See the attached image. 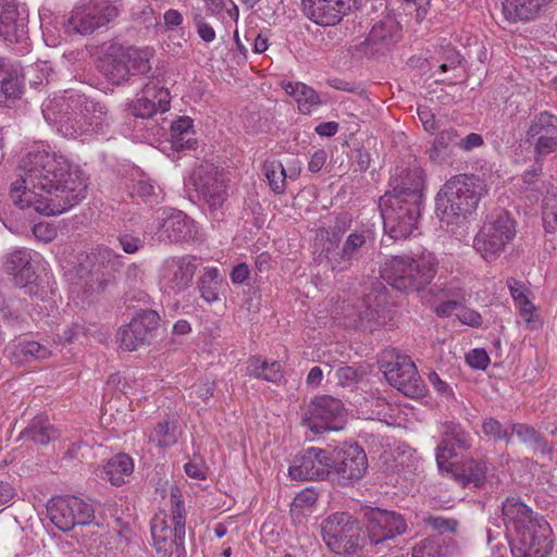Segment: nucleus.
<instances>
[{
    "label": "nucleus",
    "instance_id": "nucleus-1",
    "mask_svg": "<svg viewBox=\"0 0 557 557\" xmlns=\"http://www.w3.org/2000/svg\"><path fill=\"white\" fill-rule=\"evenodd\" d=\"M18 178L12 183L10 199L20 209L44 215H58L85 199L87 177L67 158L33 147L18 165Z\"/></svg>",
    "mask_w": 557,
    "mask_h": 557
},
{
    "label": "nucleus",
    "instance_id": "nucleus-2",
    "mask_svg": "<svg viewBox=\"0 0 557 557\" xmlns=\"http://www.w3.org/2000/svg\"><path fill=\"white\" fill-rule=\"evenodd\" d=\"M366 530L347 512H334L321 523L322 537L339 557H366L367 545H377L407 531L404 517L395 511L369 508L364 511Z\"/></svg>",
    "mask_w": 557,
    "mask_h": 557
},
{
    "label": "nucleus",
    "instance_id": "nucleus-3",
    "mask_svg": "<svg viewBox=\"0 0 557 557\" xmlns=\"http://www.w3.org/2000/svg\"><path fill=\"white\" fill-rule=\"evenodd\" d=\"M41 112L45 120L57 125L58 131L67 138L102 132L109 124L107 107L75 90L49 97L42 102Z\"/></svg>",
    "mask_w": 557,
    "mask_h": 557
},
{
    "label": "nucleus",
    "instance_id": "nucleus-4",
    "mask_svg": "<svg viewBox=\"0 0 557 557\" xmlns=\"http://www.w3.org/2000/svg\"><path fill=\"white\" fill-rule=\"evenodd\" d=\"M504 520L512 531L510 542L513 557H547L554 547L553 531L546 519L534 512L518 497L503 503Z\"/></svg>",
    "mask_w": 557,
    "mask_h": 557
},
{
    "label": "nucleus",
    "instance_id": "nucleus-5",
    "mask_svg": "<svg viewBox=\"0 0 557 557\" xmlns=\"http://www.w3.org/2000/svg\"><path fill=\"white\" fill-rule=\"evenodd\" d=\"M438 261L431 251L391 256L381 268V276L395 289L406 293L423 290L436 275Z\"/></svg>",
    "mask_w": 557,
    "mask_h": 557
},
{
    "label": "nucleus",
    "instance_id": "nucleus-6",
    "mask_svg": "<svg viewBox=\"0 0 557 557\" xmlns=\"http://www.w3.org/2000/svg\"><path fill=\"white\" fill-rule=\"evenodd\" d=\"M484 193L485 184L478 176L455 175L435 197L436 215L446 224L458 223L475 211Z\"/></svg>",
    "mask_w": 557,
    "mask_h": 557
},
{
    "label": "nucleus",
    "instance_id": "nucleus-7",
    "mask_svg": "<svg viewBox=\"0 0 557 557\" xmlns=\"http://www.w3.org/2000/svg\"><path fill=\"white\" fill-rule=\"evenodd\" d=\"M152 545L159 557H188L185 548L186 507L181 490H172L171 513H157L150 523Z\"/></svg>",
    "mask_w": 557,
    "mask_h": 557
},
{
    "label": "nucleus",
    "instance_id": "nucleus-8",
    "mask_svg": "<svg viewBox=\"0 0 557 557\" xmlns=\"http://www.w3.org/2000/svg\"><path fill=\"white\" fill-rule=\"evenodd\" d=\"M422 201L383 195L380 210L385 234L398 240L409 237L417 228L421 215Z\"/></svg>",
    "mask_w": 557,
    "mask_h": 557
},
{
    "label": "nucleus",
    "instance_id": "nucleus-9",
    "mask_svg": "<svg viewBox=\"0 0 557 557\" xmlns=\"http://www.w3.org/2000/svg\"><path fill=\"white\" fill-rule=\"evenodd\" d=\"M515 235V221L502 210L486 219L474 237L473 247L485 261L492 262L506 250Z\"/></svg>",
    "mask_w": 557,
    "mask_h": 557
},
{
    "label": "nucleus",
    "instance_id": "nucleus-10",
    "mask_svg": "<svg viewBox=\"0 0 557 557\" xmlns=\"http://www.w3.org/2000/svg\"><path fill=\"white\" fill-rule=\"evenodd\" d=\"M117 14L119 7L113 0H82L64 24L65 32L89 35L111 22Z\"/></svg>",
    "mask_w": 557,
    "mask_h": 557
},
{
    "label": "nucleus",
    "instance_id": "nucleus-11",
    "mask_svg": "<svg viewBox=\"0 0 557 557\" xmlns=\"http://www.w3.org/2000/svg\"><path fill=\"white\" fill-rule=\"evenodd\" d=\"M387 382L407 397L424 396L425 386L418 373L417 367L408 356L387 351L379 361Z\"/></svg>",
    "mask_w": 557,
    "mask_h": 557
},
{
    "label": "nucleus",
    "instance_id": "nucleus-12",
    "mask_svg": "<svg viewBox=\"0 0 557 557\" xmlns=\"http://www.w3.org/2000/svg\"><path fill=\"white\" fill-rule=\"evenodd\" d=\"M40 253L27 249H14L5 256L4 271L12 276L15 286L24 288L30 297L44 299L46 289L37 282L36 268L41 262Z\"/></svg>",
    "mask_w": 557,
    "mask_h": 557
},
{
    "label": "nucleus",
    "instance_id": "nucleus-13",
    "mask_svg": "<svg viewBox=\"0 0 557 557\" xmlns=\"http://www.w3.org/2000/svg\"><path fill=\"white\" fill-rule=\"evenodd\" d=\"M195 223L182 211L160 209L154 220L147 225L145 236L159 243H183L195 237Z\"/></svg>",
    "mask_w": 557,
    "mask_h": 557
},
{
    "label": "nucleus",
    "instance_id": "nucleus-14",
    "mask_svg": "<svg viewBox=\"0 0 557 557\" xmlns=\"http://www.w3.org/2000/svg\"><path fill=\"white\" fill-rule=\"evenodd\" d=\"M302 424L314 434L339 431L346 424V413L341 399L322 395L314 397L308 405Z\"/></svg>",
    "mask_w": 557,
    "mask_h": 557
},
{
    "label": "nucleus",
    "instance_id": "nucleus-15",
    "mask_svg": "<svg viewBox=\"0 0 557 557\" xmlns=\"http://www.w3.org/2000/svg\"><path fill=\"white\" fill-rule=\"evenodd\" d=\"M136 50L117 42L109 41L101 45L97 57V69L112 83L120 85L134 75L137 67L134 57Z\"/></svg>",
    "mask_w": 557,
    "mask_h": 557
},
{
    "label": "nucleus",
    "instance_id": "nucleus-16",
    "mask_svg": "<svg viewBox=\"0 0 557 557\" xmlns=\"http://www.w3.org/2000/svg\"><path fill=\"white\" fill-rule=\"evenodd\" d=\"M368 470V458L358 444H344L332 454V483L354 484Z\"/></svg>",
    "mask_w": 557,
    "mask_h": 557
},
{
    "label": "nucleus",
    "instance_id": "nucleus-17",
    "mask_svg": "<svg viewBox=\"0 0 557 557\" xmlns=\"http://www.w3.org/2000/svg\"><path fill=\"white\" fill-rule=\"evenodd\" d=\"M288 473L296 481L330 480L332 478V454L326 449L309 447L296 458Z\"/></svg>",
    "mask_w": 557,
    "mask_h": 557
},
{
    "label": "nucleus",
    "instance_id": "nucleus-18",
    "mask_svg": "<svg viewBox=\"0 0 557 557\" xmlns=\"http://www.w3.org/2000/svg\"><path fill=\"white\" fill-rule=\"evenodd\" d=\"M0 36L9 44L21 45V52L27 50L28 10L15 1L0 3Z\"/></svg>",
    "mask_w": 557,
    "mask_h": 557
},
{
    "label": "nucleus",
    "instance_id": "nucleus-19",
    "mask_svg": "<svg viewBox=\"0 0 557 557\" xmlns=\"http://www.w3.org/2000/svg\"><path fill=\"white\" fill-rule=\"evenodd\" d=\"M193 184L199 197L211 209H218L226 199V185L224 175L209 162L200 163L193 172Z\"/></svg>",
    "mask_w": 557,
    "mask_h": 557
},
{
    "label": "nucleus",
    "instance_id": "nucleus-20",
    "mask_svg": "<svg viewBox=\"0 0 557 557\" xmlns=\"http://www.w3.org/2000/svg\"><path fill=\"white\" fill-rule=\"evenodd\" d=\"M198 265L197 258L190 255L165 259L160 273L164 289L175 295L185 292L191 285Z\"/></svg>",
    "mask_w": 557,
    "mask_h": 557
},
{
    "label": "nucleus",
    "instance_id": "nucleus-21",
    "mask_svg": "<svg viewBox=\"0 0 557 557\" xmlns=\"http://www.w3.org/2000/svg\"><path fill=\"white\" fill-rule=\"evenodd\" d=\"M358 8V0H301L304 15L320 26H335Z\"/></svg>",
    "mask_w": 557,
    "mask_h": 557
},
{
    "label": "nucleus",
    "instance_id": "nucleus-22",
    "mask_svg": "<svg viewBox=\"0 0 557 557\" xmlns=\"http://www.w3.org/2000/svg\"><path fill=\"white\" fill-rule=\"evenodd\" d=\"M423 171L419 166H396L389 180V189L384 195L422 201Z\"/></svg>",
    "mask_w": 557,
    "mask_h": 557
},
{
    "label": "nucleus",
    "instance_id": "nucleus-23",
    "mask_svg": "<svg viewBox=\"0 0 557 557\" xmlns=\"http://www.w3.org/2000/svg\"><path fill=\"white\" fill-rule=\"evenodd\" d=\"M443 440L436 447V463L438 470L444 472L445 465L456 456L455 447L468 450L472 446V437L460 424L445 422L442 426Z\"/></svg>",
    "mask_w": 557,
    "mask_h": 557
},
{
    "label": "nucleus",
    "instance_id": "nucleus-24",
    "mask_svg": "<svg viewBox=\"0 0 557 557\" xmlns=\"http://www.w3.org/2000/svg\"><path fill=\"white\" fill-rule=\"evenodd\" d=\"M367 244L364 231H355L350 233L342 248L331 251L327 262L333 271L343 272L351 268L354 261L360 257L362 248Z\"/></svg>",
    "mask_w": 557,
    "mask_h": 557
},
{
    "label": "nucleus",
    "instance_id": "nucleus-25",
    "mask_svg": "<svg viewBox=\"0 0 557 557\" xmlns=\"http://www.w3.org/2000/svg\"><path fill=\"white\" fill-rule=\"evenodd\" d=\"M170 109V92L160 81L149 82L141 88V119H150Z\"/></svg>",
    "mask_w": 557,
    "mask_h": 557
},
{
    "label": "nucleus",
    "instance_id": "nucleus-26",
    "mask_svg": "<svg viewBox=\"0 0 557 557\" xmlns=\"http://www.w3.org/2000/svg\"><path fill=\"white\" fill-rule=\"evenodd\" d=\"M445 472L451 473V476L457 483L467 485L473 483L475 486L483 485V480L486 475L487 466L483 459L476 460L473 458L465 459L458 463L445 465Z\"/></svg>",
    "mask_w": 557,
    "mask_h": 557
},
{
    "label": "nucleus",
    "instance_id": "nucleus-27",
    "mask_svg": "<svg viewBox=\"0 0 557 557\" xmlns=\"http://www.w3.org/2000/svg\"><path fill=\"white\" fill-rule=\"evenodd\" d=\"M23 81L17 64L0 59V107L22 95Z\"/></svg>",
    "mask_w": 557,
    "mask_h": 557
},
{
    "label": "nucleus",
    "instance_id": "nucleus-28",
    "mask_svg": "<svg viewBox=\"0 0 557 557\" xmlns=\"http://www.w3.org/2000/svg\"><path fill=\"white\" fill-rule=\"evenodd\" d=\"M553 0H504L503 13L509 22H527L539 16Z\"/></svg>",
    "mask_w": 557,
    "mask_h": 557
},
{
    "label": "nucleus",
    "instance_id": "nucleus-29",
    "mask_svg": "<svg viewBox=\"0 0 557 557\" xmlns=\"http://www.w3.org/2000/svg\"><path fill=\"white\" fill-rule=\"evenodd\" d=\"M73 495L52 497L47 507L50 520L61 531H70L76 524Z\"/></svg>",
    "mask_w": 557,
    "mask_h": 557
},
{
    "label": "nucleus",
    "instance_id": "nucleus-30",
    "mask_svg": "<svg viewBox=\"0 0 557 557\" xmlns=\"http://www.w3.org/2000/svg\"><path fill=\"white\" fill-rule=\"evenodd\" d=\"M351 216L348 213H341L336 216L332 226L319 230L318 235L323 242L322 251L326 260L331 256V251L338 248L343 235L351 227Z\"/></svg>",
    "mask_w": 557,
    "mask_h": 557
},
{
    "label": "nucleus",
    "instance_id": "nucleus-31",
    "mask_svg": "<svg viewBox=\"0 0 557 557\" xmlns=\"http://www.w3.org/2000/svg\"><path fill=\"white\" fill-rule=\"evenodd\" d=\"M134 471L133 459L126 454H117L112 457L101 471V479L110 482L112 485L125 484V478Z\"/></svg>",
    "mask_w": 557,
    "mask_h": 557
},
{
    "label": "nucleus",
    "instance_id": "nucleus-32",
    "mask_svg": "<svg viewBox=\"0 0 557 557\" xmlns=\"http://www.w3.org/2000/svg\"><path fill=\"white\" fill-rule=\"evenodd\" d=\"M193 120L189 116H181L171 124V143L176 151L191 150L197 146L194 138Z\"/></svg>",
    "mask_w": 557,
    "mask_h": 557
},
{
    "label": "nucleus",
    "instance_id": "nucleus-33",
    "mask_svg": "<svg viewBox=\"0 0 557 557\" xmlns=\"http://www.w3.org/2000/svg\"><path fill=\"white\" fill-rule=\"evenodd\" d=\"M22 436L36 444L48 445L51 441L59 438L60 431L48 421L47 417L38 416L23 431Z\"/></svg>",
    "mask_w": 557,
    "mask_h": 557
},
{
    "label": "nucleus",
    "instance_id": "nucleus-34",
    "mask_svg": "<svg viewBox=\"0 0 557 557\" xmlns=\"http://www.w3.org/2000/svg\"><path fill=\"white\" fill-rule=\"evenodd\" d=\"M397 34V24L394 20L388 18L380 21L371 28L366 42L379 51L381 48L388 47L395 41Z\"/></svg>",
    "mask_w": 557,
    "mask_h": 557
},
{
    "label": "nucleus",
    "instance_id": "nucleus-35",
    "mask_svg": "<svg viewBox=\"0 0 557 557\" xmlns=\"http://www.w3.org/2000/svg\"><path fill=\"white\" fill-rule=\"evenodd\" d=\"M285 90L295 98L299 111L304 114H310L312 109L320 103L317 91L304 83H288L285 85Z\"/></svg>",
    "mask_w": 557,
    "mask_h": 557
},
{
    "label": "nucleus",
    "instance_id": "nucleus-36",
    "mask_svg": "<svg viewBox=\"0 0 557 557\" xmlns=\"http://www.w3.org/2000/svg\"><path fill=\"white\" fill-rule=\"evenodd\" d=\"M247 373L256 379L272 383H277L283 379L282 366L277 361L268 362L260 357L249 359Z\"/></svg>",
    "mask_w": 557,
    "mask_h": 557
},
{
    "label": "nucleus",
    "instance_id": "nucleus-37",
    "mask_svg": "<svg viewBox=\"0 0 557 557\" xmlns=\"http://www.w3.org/2000/svg\"><path fill=\"white\" fill-rule=\"evenodd\" d=\"M528 140L557 136V116L544 111L534 116L527 133Z\"/></svg>",
    "mask_w": 557,
    "mask_h": 557
},
{
    "label": "nucleus",
    "instance_id": "nucleus-38",
    "mask_svg": "<svg viewBox=\"0 0 557 557\" xmlns=\"http://www.w3.org/2000/svg\"><path fill=\"white\" fill-rule=\"evenodd\" d=\"M222 284V276L218 268H209L198 280V289L200 297L207 302L212 304L219 300V288Z\"/></svg>",
    "mask_w": 557,
    "mask_h": 557
},
{
    "label": "nucleus",
    "instance_id": "nucleus-39",
    "mask_svg": "<svg viewBox=\"0 0 557 557\" xmlns=\"http://www.w3.org/2000/svg\"><path fill=\"white\" fill-rule=\"evenodd\" d=\"M454 146L458 147V133L454 128L443 129L435 137L429 150V157L435 162H441L447 157L449 148Z\"/></svg>",
    "mask_w": 557,
    "mask_h": 557
},
{
    "label": "nucleus",
    "instance_id": "nucleus-40",
    "mask_svg": "<svg viewBox=\"0 0 557 557\" xmlns=\"http://www.w3.org/2000/svg\"><path fill=\"white\" fill-rule=\"evenodd\" d=\"M14 355L21 358V361L30 362L35 360H45L52 356V349L48 343L24 342L15 346Z\"/></svg>",
    "mask_w": 557,
    "mask_h": 557
},
{
    "label": "nucleus",
    "instance_id": "nucleus-41",
    "mask_svg": "<svg viewBox=\"0 0 557 557\" xmlns=\"http://www.w3.org/2000/svg\"><path fill=\"white\" fill-rule=\"evenodd\" d=\"M139 319L138 313L135 312L131 319V322L123 325L117 331V341L124 350L134 351L139 345Z\"/></svg>",
    "mask_w": 557,
    "mask_h": 557
},
{
    "label": "nucleus",
    "instance_id": "nucleus-42",
    "mask_svg": "<svg viewBox=\"0 0 557 557\" xmlns=\"http://www.w3.org/2000/svg\"><path fill=\"white\" fill-rule=\"evenodd\" d=\"M160 321V315L156 310L141 309V326L146 331V334L141 336V345L146 342L150 343L163 334Z\"/></svg>",
    "mask_w": 557,
    "mask_h": 557
},
{
    "label": "nucleus",
    "instance_id": "nucleus-43",
    "mask_svg": "<svg viewBox=\"0 0 557 557\" xmlns=\"http://www.w3.org/2000/svg\"><path fill=\"white\" fill-rule=\"evenodd\" d=\"M264 175L269 182V186L275 194L285 191V169L281 163L265 162L263 165Z\"/></svg>",
    "mask_w": 557,
    "mask_h": 557
},
{
    "label": "nucleus",
    "instance_id": "nucleus-44",
    "mask_svg": "<svg viewBox=\"0 0 557 557\" xmlns=\"http://www.w3.org/2000/svg\"><path fill=\"white\" fill-rule=\"evenodd\" d=\"M149 440L159 447H169L176 443L175 425L168 421L159 422L149 435Z\"/></svg>",
    "mask_w": 557,
    "mask_h": 557
},
{
    "label": "nucleus",
    "instance_id": "nucleus-45",
    "mask_svg": "<svg viewBox=\"0 0 557 557\" xmlns=\"http://www.w3.org/2000/svg\"><path fill=\"white\" fill-rule=\"evenodd\" d=\"M434 289L437 290V298L440 300H455L460 306L466 300L467 293L457 281L435 284L431 292Z\"/></svg>",
    "mask_w": 557,
    "mask_h": 557
},
{
    "label": "nucleus",
    "instance_id": "nucleus-46",
    "mask_svg": "<svg viewBox=\"0 0 557 557\" xmlns=\"http://www.w3.org/2000/svg\"><path fill=\"white\" fill-rule=\"evenodd\" d=\"M542 219L546 233H555L557 230V196L547 195L543 199Z\"/></svg>",
    "mask_w": 557,
    "mask_h": 557
},
{
    "label": "nucleus",
    "instance_id": "nucleus-47",
    "mask_svg": "<svg viewBox=\"0 0 557 557\" xmlns=\"http://www.w3.org/2000/svg\"><path fill=\"white\" fill-rule=\"evenodd\" d=\"M318 499V494L314 490H301L293 499L290 504L292 516H298L306 509L311 508Z\"/></svg>",
    "mask_w": 557,
    "mask_h": 557
},
{
    "label": "nucleus",
    "instance_id": "nucleus-48",
    "mask_svg": "<svg viewBox=\"0 0 557 557\" xmlns=\"http://www.w3.org/2000/svg\"><path fill=\"white\" fill-rule=\"evenodd\" d=\"M364 375L362 367L345 366L336 370L335 376L341 386H352Z\"/></svg>",
    "mask_w": 557,
    "mask_h": 557
},
{
    "label": "nucleus",
    "instance_id": "nucleus-49",
    "mask_svg": "<svg viewBox=\"0 0 557 557\" xmlns=\"http://www.w3.org/2000/svg\"><path fill=\"white\" fill-rule=\"evenodd\" d=\"M436 62L440 63L438 67L442 73H446L449 70L457 69L461 63V57L459 52L451 47L442 48Z\"/></svg>",
    "mask_w": 557,
    "mask_h": 557
},
{
    "label": "nucleus",
    "instance_id": "nucleus-50",
    "mask_svg": "<svg viewBox=\"0 0 557 557\" xmlns=\"http://www.w3.org/2000/svg\"><path fill=\"white\" fill-rule=\"evenodd\" d=\"M141 199L157 203L163 199V190L160 185L150 177H146L144 172H141Z\"/></svg>",
    "mask_w": 557,
    "mask_h": 557
},
{
    "label": "nucleus",
    "instance_id": "nucleus-51",
    "mask_svg": "<svg viewBox=\"0 0 557 557\" xmlns=\"http://www.w3.org/2000/svg\"><path fill=\"white\" fill-rule=\"evenodd\" d=\"M534 146V158L542 162L548 154L557 152V136L529 140Z\"/></svg>",
    "mask_w": 557,
    "mask_h": 557
},
{
    "label": "nucleus",
    "instance_id": "nucleus-52",
    "mask_svg": "<svg viewBox=\"0 0 557 557\" xmlns=\"http://www.w3.org/2000/svg\"><path fill=\"white\" fill-rule=\"evenodd\" d=\"M441 545L436 537H428L419 542L412 549V557H438Z\"/></svg>",
    "mask_w": 557,
    "mask_h": 557
},
{
    "label": "nucleus",
    "instance_id": "nucleus-53",
    "mask_svg": "<svg viewBox=\"0 0 557 557\" xmlns=\"http://www.w3.org/2000/svg\"><path fill=\"white\" fill-rule=\"evenodd\" d=\"M482 430L486 436H491L496 441L508 442L511 437V434L503 428L502 423L493 418L483 421Z\"/></svg>",
    "mask_w": 557,
    "mask_h": 557
},
{
    "label": "nucleus",
    "instance_id": "nucleus-54",
    "mask_svg": "<svg viewBox=\"0 0 557 557\" xmlns=\"http://www.w3.org/2000/svg\"><path fill=\"white\" fill-rule=\"evenodd\" d=\"M96 260L99 264L103 265L108 272L117 271L122 267L121 257L108 247L99 248Z\"/></svg>",
    "mask_w": 557,
    "mask_h": 557
},
{
    "label": "nucleus",
    "instance_id": "nucleus-55",
    "mask_svg": "<svg viewBox=\"0 0 557 557\" xmlns=\"http://www.w3.org/2000/svg\"><path fill=\"white\" fill-rule=\"evenodd\" d=\"M424 522L434 531H437L440 534L443 533H455L457 529L458 522L454 519H446L443 517H433L429 516L424 519Z\"/></svg>",
    "mask_w": 557,
    "mask_h": 557
},
{
    "label": "nucleus",
    "instance_id": "nucleus-56",
    "mask_svg": "<svg viewBox=\"0 0 557 557\" xmlns=\"http://www.w3.org/2000/svg\"><path fill=\"white\" fill-rule=\"evenodd\" d=\"M193 21L199 37L205 42H212L215 39L213 27L206 22L205 16L200 12L197 11L193 13Z\"/></svg>",
    "mask_w": 557,
    "mask_h": 557
},
{
    "label": "nucleus",
    "instance_id": "nucleus-57",
    "mask_svg": "<svg viewBox=\"0 0 557 557\" xmlns=\"http://www.w3.org/2000/svg\"><path fill=\"white\" fill-rule=\"evenodd\" d=\"M543 164L540 161H536L532 164L530 170H527L522 175V182L524 184V188L529 190L540 191L541 188L537 184L539 176L542 174Z\"/></svg>",
    "mask_w": 557,
    "mask_h": 557
},
{
    "label": "nucleus",
    "instance_id": "nucleus-58",
    "mask_svg": "<svg viewBox=\"0 0 557 557\" xmlns=\"http://www.w3.org/2000/svg\"><path fill=\"white\" fill-rule=\"evenodd\" d=\"M507 284L515 301L521 307L523 311H528L529 308L532 307V305L524 294L523 284L515 278H509L507 281Z\"/></svg>",
    "mask_w": 557,
    "mask_h": 557
},
{
    "label": "nucleus",
    "instance_id": "nucleus-59",
    "mask_svg": "<svg viewBox=\"0 0 557 557\" xmlns=\"http://www.w3.org/2000/svg\"><path fill=\"white\" fill-rule=\"evenodd\" d=\"M72 502L75 508L74 517L76 518V524L87 523L94 516L92 506L74 495Z\"/></svg>",
    "mask_w": 557,
    "mask_h": 557
},
{
    "label": "nucleus",
    "instance_id": "nucleus-60",
    "mask_svg": "<svg viewBox=\"0 0 557 557\" xmlns=\"http://www.w3.org/2000/svg\"><path fill=\"white\" fill-rule=\"evenodd\" d=\"M466 360L471 368L485 370L490 363V357L484 349H472L466 356Z\"/></svg>",
    "mask_w": 557,
    "mask_h": 557
},
{
    "label": "nucleus",
    "instance_id": "nucleus-61",
    "mask_svg": "<svg viewBox=\"0 0 557 557\" xmlns=\"http://www.w3.org/2000/svg\"><path fill=\"white\" fill-rule=\"evenodd\" d=\"M510 434H516L524 444H533L541 435L534 428L527 424H513Z\"/></svg>",
    "mask_w": 557,
    "mask_h": 557
},
{
    "label": "nucleus",
    "instance_id": "nucleus-62",
    "mask_svg": "<svg viewBox=\"0 0 557 557\" xmlns=\"http://www.w3.org/2000/svg\"><path fill=\"white\" fill-rule=\"evenodd\" d=\"M429 382L442 397L446 399L454 397L453 388L448 383L443 381L436 372H431L429 374Z\"/></svg>",
    "mask_w": 557,
    "mask_h": 557
},
{
    "label": "nucleus",
    "instance_id": "nucleus-63",
    "mask_svg": "<svg viewBox=\"0 0 557 557\" xmlns=\"http://www.w3.org/2000/svg\"><path fill=\"white\" fill-rule=\"evenodd\" d=\"M418 116L426 132L434 133L438 129V124L435 115L426 107L418 108Z\"/></svg>",
    "mask_w": 557,
    "mask_h": 557
},
{
    "label": "nucleus",
    "instance_id": "nucleus-64",
    "mask_svg": "<svg viewBox=\"0 0 557 557\" xmlns=\"http://www.w3.org/2000/svg\"><path fill=\"white\" fill-rule=\"evenodd\" d=\"M483 145V138L480 134L470 133L466 137H458V147H460L465 151H469L473 148L480 147Z\"/></svg>",
    "mask_w": 557,
    "mask_h": 557
}]
</instances>
